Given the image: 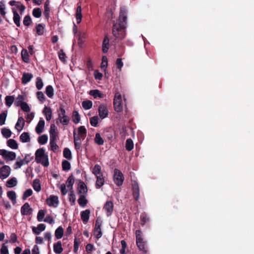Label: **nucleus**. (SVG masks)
Here are the masks:
<instances>
[{"mask_svg": "<svg viewBox=\"0 0 254 254\" xmlns=\"http://www.w3.org/2000/svg\"><path fill=\"white\" fill-rule=\"evenodd\" d=\"M126 26L122 23H114L112 27L113 35L117 38L122 40L126 36Z\"/></svg>", "mask_w": 254, "mask_h": 254, "instance_id": "nucleus-1", "label": "nucleus"}, {"mask_svg": "<svg viewBox=\"0 0 254 254\" xmlns=\"http://www.w3.org/2000/svg\"><path fill=\"white\" fill-rule=\"evenodd\" d=\"M45 149L40 148L37 149L35 152V161L37 163H41L44 167H47L49 165L48 156L45 153Z\"/></svg>", "mask_w": 254, "mask_h": 254, "instance_id": "nucleus-2", "label": "nucleus"}, {"mask_svg": "<svg viewBox=\"0 0 254 254\" xmlns=\"http://www.w3.org/2000/svg\"><path fill=\"white\" fill-rule=\"evenodd\" d=\"M136 243L139 250L143 253V254H148V250L147 244L142 238V232L141 230H137L135 232Z\"/></svg>", "mask_w": 254, "mask_h": 254, "instance_id": "nucleus-3", "label": "nucleus"}, {"mask_svg": "<svg viewBox=\"0 0 254 254\" xmlns=\"http://www.w3.org/2000/svg\"><path fill=\"white\" fill-rule=\"evenodd\" d=\"M58 113V119L63 125H67L70 121V118L65 115V110L63 105H61L57 110Z\"/></svg>", "mask_w": 254, "mask_h": 254, "instance_id": "nucleus-4", "label": "nucleus"}, {"mask_svg": "<svg viewBox=\"0 0 254 254\" xmlns=\"http://www.w3.org/2000/svg\"><path fill=\"white\" fill-rule=\"evenodd\" d=\"M124 180V177L122 172L117 169L114 170V182L118 186H121L123 185Z\"/></svg>", "mask_w": 254, "mask_h": 254, "instance_id": "nucleus-5", "label": "nucleus"}, {"mask_svg": "<svg viewBox=\"0 0 254 254\" xmlns=\"http://www.w3.org/2000/svg\"><path fill=\"white\" fill-rule=\"evenodd\" d=\"M122 97L119 93H116L113 101L114 109L117 112H121L123 111V107L121 104Z\"/></svg>", "mask_w": 254, "mask_h": 254, "instance_id": "nucleus-6", "label": "nucleus"}, {"mask_svg": "<svg viewBox=\"0 0 254 254\" xmlns=\"http://www.w3.org/2000/svg\"><path fill=\"white\" fill-rule=\"evenodd\" d=\"M0 155L6 160L12 161L16 158L15 152L8 151L5 149H0Z\"/></svg>", "mask_w": 254, "mask_h": 254, "instance_id": "nucleus-7", "label": "nucleus"}, {"mask_svg": "<svg viewBox=\"0 0 254 254\" xmlns=\"http://www.w3.org/2000/svg\"><path fill=\"white\" fill-rule=\"evenodd\" d=\"M99 116L100 118L103 119L108 117L109 111L106 104H101L98 108Z\"/></svg>", "mask_w": 254, "mask_h": 254, "instance_id": "nucleus-8", "label": "nucleus"}, {"mask_svg": "<svg viewBox=\"0 0 254 254\" xmlns=\"http://www.w3.org/2000/svg\"><path fill=\"white\" fill-rule=\"evenodd\" d=\"M10 168L9 166L4 165L0 169V178L2 180L7 178L10 174Z\"/></svg>", "mask_w": 254, "mask_h": 254, "instance_id": "nucleus-9", "label": "nucleus"}, {"mask_svg": "<svg viewBox=\"0 0 254 254\" xmlns=\"http://www.w3.org/2000/svg\"><path fill=\"white\" fill-rule=\"evenodd\" d=\"M46 203L49 206L57 207L59 204V198L57 196L51 195L46 199Z\"/></svg>", "mask_w": 254, "mask_h": 254, "instance_id": "nucleus-10", "label": "nucleus"}, {"mask_svg": "<svg viewBox=\"0 0 254 254\" xmlns=\"http://www.w3.org/2000/svg\"><path fill=\"white\" fill-rule=\"evenodd\" d=\"M127 12L125 8L121 7L120 9V15L119 17V22L118 23H122L125 24H127Z\"/></svg>", "mask_w": 254, "mask_h": 254, "instance_id": "nucleus-11", "label": "nucleus"}, {"mask_svg": "<svg viewBox=\"0 0 254 254\" xmlns=\"http://www.w3.org/2000/svg\"><path fill=\"white\" fill-rule=\"evenodd\" d=\"M103 208L106 212L107 216H111L114 210V204L113 202L112 201H107L104 205Z\"/></svg>", "mask_w": 254, "mask_h": 254, "instance_id": "nucleus-12", "label": "nucleus"}, {"mask_svg": "<svg viewBox=\"0 0 254 254\" xmlns=\"http://www.w3.org/2000/svg\"><path fill=\"white\" fill-rule=\"evenodd\" d=\"M132 194L134 199L138 201L139 198V188L138 183L134 181L132 185Z\"/></svg>", "mask_w": 254, "mask_h": 254, "instance_id": "nucleus-13", "label": "nucleus"}, {"mask_svg": "<svg viewBox=\"0 0 254 254\" xmlns=\"http://www.w3.org/2000/svg\"><path fill=\"white\" fill-rule=\"evenodd\" d=\"M32 211V208L27 202L25 203L21 208V213L22 215H28L31 214Z\"/></svg>", "mask_w": 254, "mask_h": 254, "instance_id": "nucleus-14", "label": "nucleus"}, {"mask_svg": "<svg viewBox=\"0 0 254 254\" xmlns=\"http://www.w3.org/2000/svg\"><path fill=\"white\" fill-rule=\"evenodd\" d=\"M81 137L79 136L76 135V131L74 130L73 131V141L75 149L76 151H78L81 147Z\"/></svg>", "mask_w": 254, "mask_h": 254, "instance_id": "nucleus-15", "label": "nucleus"}, {"mask_svg": "<svg viewBox=\"0 0 254 254\" xmlns=\"http://www.w3.org/2000/svg\"><path fill=\"white\" fill-rule=\"evenodd\" d=\"M45 123L44 120L42 118H41L35 128V131L37 134H40L43 132L45 127Z\"/></svg>", "mask_w": 254, "mask_h": 254, "instance_id": "nucleus-16", "label": "nucleus"}, {"mask_svg": "<svg viewBox=\"0 0 254 254\" xmlns=\"http://www.w3.org/2000/svg\"><path fill=\"white\" fill-rule=\"evenodd\" d=\"M78 193L80 195H85L87 192V188L83 182H80L78 187Z\"/></svg>", "mask_w": 254, "mask_h": 254, "instance_id": "nucleus-17", "label": "nucleus"}, {"mask_svg": "<svg viewBox=\"0 0 254 254\" xmlns=\"http://www.w3.org/2000/svg\"><path fill=\"white\" fill-rule=\"evenodd\" d=\"M32 231L36 235H39L40 233L44 231L46 229V226L44 224H39L37 227H33Z\"/></svg>", "mask_w": 254, "mask_h": 254, "instance_id": "nucleus-18", "label": "nucleus"}, {"mask_svg": "<svg viewBox=\"0 0 254 254\" xmlns=\"http://www.w3.org/2000/svg\"><path fill=\"white\" fill-rule=\"evenodd\" d=\"M43 113L45 115L47 121H49L51 119L52 111L50 107H45L43 109Z\"/></svg>", "mask_w": 254, "mask_h": 254, "instance_id": "nucleus-19", "label": "nucleus"}, {"mask_svg": "<svg viewBox=\"0 0 254 254\" xmlns=\"http://www.w3.org/2000/svg\"><path fill=\"white\" fill-rule=\"evenodd\" d=\"M90 211L89 209H86L81 212V218L84 223H87L89 219Z\"/></svg>", "mask_w": 254, "mask_h": 254, "instance_id": "nucleus-20", "label": "nucleus"}, {"mask_svg": "<svg viewBox=\"0 0 254 254\" xmlns=\"http://www.w3.org/2000/svg\"><path fill=\"white\" fill-rule=\"evenodd\" d=\"M96 188H100L104 185L105 179L103 175L96 176Z\"/></svg>", "mask_w": 254, "mask_h": 254, "instance_id": "nucleus-21", "label": "nucleus"}, {"mask_svg": "<svg viewBox=\"0 0 254 254\" xmlns=\"http://www.w3.org/2000/svg\"><path fill=\"white\" fill-rule=\"evenodd\" d=\"M13 13V21L17 27L20 26V16L14 8H12Z\"/></svg>", "mask_w": 254, "mask_h": 254, "instance_id": "nucleus-22", "label": "nucleus"}, {"mask_svg": "<svg viewBox=\"0 0 254 254\" xmlns=\"http://www.w3.org/2000/svg\"><path fill=\"white\" fill-rule=\"evenodd\" d=\"M33 78V75L31 73L24 72L22 77V83L25 84L29 82Z\"/></svg>", "mask_w": 254, "mask_h": 254, "instance_id": "nucleus-23", "label": "nucleus"}, {"mask_svg": "<svg viewBox=\"0 0 254 254\" xmlns=\"http://www.w3.org/2000/svg\"><path fill=\"white\" fill-rule=\"evenodd\" d=\"M25 125V121L22 117H19L15 125V128L18 130H21Z\"/></svg>", "mask_w": 254, "mask_h": 254, "instance_id": "nucleus-24", "label": "nucleus"}, {"mask_svg": "<svg viewBox=\"0 0 254 254\" xmlns=\"http://www.w3.org/2000/svg\"><path fill=\"white\" fill-rule=\"evenodd\" d=\"M53 249L54 252L57 254H60L63 251L62 248V243L61 241H59L56 243H55L53 246Z\"/></svg>", "mask_w": 254, "mask_h": 254, "instance_id": "nucleus-25", "label": "nucleus"}, {"mask_svg": "<svg viewBox=\"0 0 254 254\" xmlns=\"http://www.w3.org/2000/svg\"><path fill=\"white\" fill-rule=\"evenodd\" d=\"M50 1L49 0H47L44 3V14L46 19H48L50 17Z\"/></svg>", "mask_w": 254, "mask_h": 254, "instance_id": "nucleus-26", "label": "nucleus"}, {"mask_svg": "<svg viewBox=\"0 0 254 254\" xmlns=\"http://www.w3.org/2000/svg\"><path fill=\"white\" fill-rule=\"evenodd\" d=\"M21 56L22 61L26 63H28L29 62V54L26 49H23L21 52Z\"/></svg>", "mask_w": 254, "mask_h": 254, "instance_id": "nucleus-27", "label": "nucleus"}, {"mask_svg": "<svg viewBox=\"0 0 254 254\" xmlns=\"http://www.w3.org/2000/svg\"><path fill=\"white\" fill-rule=\"evenodd\" d=\"M89 94L92 96L94 98H97L98 97L100 98H103V94L97 89L90 90Z\"/></svg>", "mask_w": 254, "mask_h": 254, "instance_id": "nucleus-28", "label": "nucleus"}, {"mask_svg": "<svg viewBox=\"0 0 254 254\" xmlns=\"http://www.w3.org/2000/svg\"><path fill=\"white\" fill-rule=\"evenodd\" d=\"M78 203L79 205L82 207H84L88 203V200L86 198L85 195H80L79 198L78 199Z\"/></svg>", "mask_w": 254, "mask_h": 254, "instance_id": "nucleus-29", "label": "nucleus"}, {"mask_svg": "<svg viewBox=\"0 0 254 254\" xmlns=\"http://www.w3.org/2000/svg\"><path fill=\"white\" fill-rule=\"evenodd\" d=\"M32 187L34 190L37 191L39 192L41 190L40 181L38 179H36L34 180L33 182Z\"/></svg>", "mask_w": 254, "mask_h": 254, "instance_id": "nucleus-30", "label": "nucleus"}, {"mask_svg": "<svg viewBox=\"0 0 254 254\" xmlns=\"http://www.w3.org/2000/svg\"><path fill=\"white\" fill-rule=\"evenodd\" d=\"M45 93L50 98H53L54 95V90L52 85H48L46 88Z\"/></svg>", "mask_w": 254, "mask_h": 254, "instance_id": "nucleus-31", "label": "nucleus"}, {"mask_svg": "<svg viewBox=\"0 0 254 254\" xmlns=\"http://www.w3.org/2000/svg\"><path fill=\"white\" fill-rule=\"evenodd\" d=\"M45 26L43 24H38L36 25V34L41 36L44 33Z\"/></svg>", "mask_w": 254, "mask_h": 254, "instance_id": "nucleus-32", "label": "nucleus"}, {"mask_svg": "<svg viewBox=\"0 0 254 254\" xmlns=\"http://www.w3.org/2000/svg\"><path fill=\"white\" fill-rule=\"evenodd\" d=\"M20 140L22 142H28L30 141V137L28 132H24L20 136Z\"/></svg>", "mask_w": 254, "mask_h": 254, "instance_id": "nucleus-33", "label": "nucleus"}, {"mask_svg": "<svg viewBox=\"0 0 254 254\" xmlns=\"http://www.w3.org/2000/svg\"><path fill=\"white\" fill-rule=\"evenodd\" d=\"M81 7L79 5L77 6L76 11V18L77 21V23L79 24L81 22L82 19V13H81Z\"/></svg>", "mask_w": 254, "mask_h": 254, "instance_id": "nucleus-34", "label": "nucleus"}, {"mask_svg": "<svg viewBox=\"0 0 254 254\" xmlns=\"http://www.w3.org/2000/svg\"><path fill=\"white\" fill-rule=\"evenodd\" d=\"M78 133L80 135V137L84 139L86 135L87 130L84 126H80L78 128Z\"/></svg>", "mask_w": 254, "mask_h": 254, "instance_id": "nucleus-35", "label": "nucleus"}, {"mask_svg": "<svg viewBox=\"0 0 254 254\" xmlns=\"http://www.w3.org/2000/svg\"><path fill=\"white\" fill-rule=\"evenodd\" d=\"M64 235V229L61 227H59L55 231V235L57 239H60L62 238Z\"/></svg>", "mask_w": 254, "mask_h": 254, "instance_id": "nucleus-36", "label": "nucleus"}, {"mask_svg": "<svg viewBox=\"0 0 254 254\" xmlns=\"http://www.w3.org/2000/svg\"><path fill=\"white\" fill-rule=\"evenodd\" d=\"M8 197L12 201L13 204L16 202V193L13 190H9L7 192Z\"/></svg>", "mask_w": 254, "mask_h": 254, "instance_id": "nucleus-37", "label": "nucleus"}, {"mask_svg": "<svg viewBox=\"0 0 254 254\" xmlns=\"http://www.w3.org/2000/svg\"><path fill=\"white\" fill-rule=\"evenodd\" d=\"M7 146L10 148L16 149L18 148V144L16 141L13 139H10L7 141Z\"/></svg>", "mask_w": 254, "mask_h": 254, "instance_id": "nucleus-38", "label": "nucleus"}, {"mask_svg": "<svg viewBox=\"0 0 254 254\" xmlns=\"http://www.w3.org/2000/svg\"><path fill=\"white\" fill-rule=\"evenodd\" d=\"M92 173L95 176H98L102 175L101 172V167L98 164H96L93 169Z\"/></svg>", "mask_w": 254, "mask_h": 254, "instance_id": "nucleus-39", "label": "nucleus"}, {"mask_svg": "<svg viewBox=\"0 0 254 254\" xmlns=\"http://www.w3.org/2000/svg\"><path fill=\"white\" fill-rule=\"evenodd\" d=\"M17 183L16 179L15 177H13L7 181L6 186L7 187L12 188L16 186Z\"/></svg>", "mask_w": 254, "mask_h": 254, "instance_id": "nucleus-40", "label": "nucleus"}, {"mask_svg": "<svg viewBox=\"0 0 254 254\" xmlns=\"http://www.w3.org/2000/svg\"><path fill=\"white\" fill-rule=\"evenodd\" d=\"M95 142L99 145H101L104 144V140L101 136L99 133H96L94 138Z\"/></svg>", "mask_w": 254, "mask_h": 254, "instance_id": "nucleus-41", "label": "nucleus"}, {"mask_svg": "<svg viewBox=\"0 0 254 254\" xmlns=\"http://www.w3.org/2000/svg\"><path fill=\"white\" fill-rule=\"evenodd\" d=\"M47 211L46 210L40 209L39 210L37 214V220L39 222H42L44 220V217Z\"/></svg>", "mask_w": 254, "mask_h": 254, "instance_id": "nucleus-42", "label": "nucleus"}, {"mask_svg": "<svg viewBox=\"0 0 254 254\" xmlns=\"http://www.w3.org/2000/svg\"><path fill=\"white\" fill-rule=\"evenodd\" d=\"M80 121V117L76 111H74L72 113V121L75 124H78Z\"/></svg>", "mask_w": 254, "mask_h": 254, "instance_id": "nucleus-43", "label": "nucleus"}, {"mask_svg": "<svg viewBox=\"0 0 254 254\" xmlns=\"http://www.w3.org/2000/svg\"><path fill=\"white\" fill-rule=\"evenodd\" d=\"M133 148V143L131 139L128 138L126 142V149L127 151H131Z\"/></svg>", "mask_w": 254, "mask_h": 254, "instance_id": "nucleus-44", "label": "nucleus"}, {"mask_svg": "<svg viewBox=\"0 0 254 254\" xmlns=\"http://www.w3.org/2000/svg\"><path fill=\"white\" fill-rule=\"evenodd\" d=\"M1 132L2 135L6 138L10 137L12 133L9 129L5 127L2 128Z\"/></svg>", "mask_w": 254, "mask_h": 254, "instance_id": "nucleus-45", "label": "nucleus"}, {"mask_svg": "<svg viewBox=\"0 0 254 254\" xmlns=\"http://www.w3.org/2000/svg\"><path fill=\"white\" fill-rule=\"evenodd\" d=\"M48 139V135L46 134H43L38 137V141L39 144L43 145L47 142Z\"/></svg>", "mask_w": 254, "mask_h": 254, "instance_id": "nucleus-46", "label": "nucleus"}, {"mask_svg": "<svg viewBox=\"0 0 254 254\" xmlns=\"http://www.w3.org/2000/svg\"><path fill=\"white\" fill-rule=\"evenodd\" d=\"M5 104L6 105L10 107L14 100V97L13 96H6L5 98Z\"/></svg>", "mask_w": 254, "mask_h": 254, "instance_id": "nucleus-47", "label": "nucleus"}, {"mask_svg": "<svg viewBox=\"0 0 254 254\" xmlns=\"http://www.w3.org/2000/svg\"><path fill=\"white\" fill-rule=\"evenodd\" d=\"M82 106L85 110H89L92 107V102L90 100L83 101L82 102Z\"/></svg>", "mask_w": 254, "mask_h": 254, "instance_id": "nucleus-48", "label": "nucleus"}, {"mask_svg": "<svg viewBox=\"0 0 254 254\" xmlns=\"http://www.w3.org/2000/svg\"><path fill=\"white\" fill-rule=\"evenodd\" d=\"M74 183V177L72 175H71L67 179L66 181V185L68 188L72 187Z\"/></svg>", "mask_w": 254, "mask_h": 254, "instance_id": "nucleus-49", "label": "nucleus"}, {"mask_svg": "<svg viewBox=\"0 0 254 254\" xmlns=\"http://www.w3.org/2000/svg\"><path fill=\"white\" fill-rule=\"evenodd\" d=\"M99 118L97 116L90 118V123L92 127H96L98 126Z\"/></svg>", "mask_w": 254, "mask_h": 254, "instance_id": "nucleus-50", "label": "nucleus"}, {"mask_svg": "<svg viewBox=\"0 0 254 254\" xmlns=\"http://www.w3.org/2000/svg\"><path fill=\"white\" fill-rule=\"evenodd\" d=\"M64 157L68 160L71 159V153L69 149L68 148H65L63 151Z\"/></svg>", "mask_w": 254, "mask_h": 254, "instance_id": "nucleus-51", "label": "nucleus"}, {"mask_svg": "<svg viewBox=\"0 0 254 254\" xmlns=\"http://www.w3.org/2000/svg\"><path fill=\"white\" fill-rule=\"evenodd\" d=\"M149 220V218L145 213H143L140 215L141 225L142 226L145 225V224L147 222H148Z\"/></svg>", "mask_w": 254, "mask_h": 254, "instance_id": "nucleus-52", "label": "nucleus"}, {"mask_svg": "<svg viewBox=\"0 0 254 254\" xmlns=\"http://www.w3.org/2000/svg\"><path fill=\"white\" fill-rule=\"evenodd\" d=\"M62 169L64 171H68L70 169L71 165L70 163L67 160H64L62 162Z\"/></svg>", "mask_w": 254, "mask_h": 254, "instance_id": "nucleus-53", "label": "nucleus"}, {"mask_svg": "<svg viewBox=\"0 0 254 254\" xmlns=\"http://www.w3.org/2000/svg\"><path fill=\"white\" fill-rule=\"evenodd\" d=\"M43 86L44 84L42 79L40 77H37L36 81V87L37 89L38 90H41L43 88Z\"/></svg>", "mask_w": 254, "mask_h": 254, "instance_id": "nucleus-54", "label": "nucleus"}, {"mask_svg": "<svg viewBox=\"0 0 254 254\" xmlns=\"http://www.w3.org/2000/svg\"><path fill=\"white\" fill-rule=\"evenodd\" d=\"M23 24L26 26H30L32 23L31 18L29 15H26L23 21Z\"/></svg>", "mask_w": 254, "mask_h": 254, "instance_id": "nucleus-55", "label": "nucleus"}, {"mask_svg": "<svg viewBox=\"0 0 254 254\" xmlns=\"http://www.w3.org/2000/svg\"><path fill=\"white\" fill-rule=\"evenodd\" d=\"M32 14L36 18H40L42 15V11L40 8H35L32 11Z\"/></svg>", "mask_w": 254, "mask_h": 254, "instance_id": "nucleus-56", "label": "nucleus"}, {"mask_svg": "<svg viewBox=\"0 0 254 254\" xmlns=\"http://www.w3.org/2000/svg\"><path fill=\"white\" fill-rule=\"evenodd\" d=\"M24 100L23 96L21 95H19L17 97L16 101L14 103V104L16 106H20L23 102V101Z\"/></svg>", "mask_w": 254, "mask_h": 254, "instance_id": "nucleus-57", "label": "nucleus"}, {"mask_svg": "<svg viewBox=\"0 0 254 254\" xmlns=\"http://www.w3.org/2000/svg\"><path fill=\"white\" fill-rule=\"evenodd\" d=\"M80 243V242L79 241V239H77L76 237H75L74 240V246H73L74 253H77Z\"/></svg>", "mask_w": 254, "mask_h": 254, "instance_id": "nucleus-58", "label": "nucleus"}, {"mask_svg": "<svg viewBox=\"0 0 254 254\" xmlns=\"http://www.w3.org/2000/svg\"><path fill=\"white\" fill-rule=\"evenodd\" d=\"M36 95L37 98L41 103H43L45 101L46 98L44 93L42 92L38 91L36 93Z\"/></svg>", "mask_w": 254, "mask_h": 254, "instance_id": "nucleus-59", "label": "nucleus"}, {"mask_svg": "<svg viewBox=\"0 0 254 254\" xmlns=\"http://www.w3.org/2000/svg\"><path fill=\"white\" fill-rule=\"evenodd\" d=\"M33 191L32 190L30 189L26 190L23 195H22V199L23 200H25L29 196H31L32 194Z\"/></svg>", "mask_w": 254, "mask_h": 254, "instance_id": "nucleus-60", "label": "nucleus"}, {"mask_svg": "<svg viewBox=\"0 0 254 254\" xmlns=\"http://www.w3.org/2000/svg\"><path fill=\"white\" fill-rule=\"evenodd\" d=\"M0 14L3 17L5 15V5L3 0L0 1Z\"/></svg>", "mask_w": 254, "mask_h": 254, "instance_id": "nucleus-61", "label": "nucleus"}, {"mask_svg": "<svg viewBox=\"0 0 254 254\" xmlns=\"http://www.w3.org/2000/svg\"><path fill=\"white\" fill-rule=\"evenodd\" d=\"M94 235L95 237L97 239H99V238H100L102 235L101 228H99V229L94 228Z\"/></svg>", "mask_w": 254, "mask_h": 254, "instance_id": "nucleus-62", "label": "nucleus"}, {"mask_svg": "<svg viewBox=\"0 0 254 254\" xmlns=\"http://www.w3.org/2000/svg\"><path fill=\"white\" fill-rule=\"evenodd\" d=\"M6 116L7 113L5 112L1 113L0 114V126H2L5 124Z\"/></svg>", "mask_w": 254, "mask_h": 254, "instance_id": "nucleus-63", "label": "nucleus"}, {"mask_svg": "<svg viewBox=\"0 0 254 254\" xmlns=\"http://www.w3.org/2000/svg\"><path fill=\"white\" fill-rule=\"evenodd\" d=\"M21 109L25 112H28L30 111V109L28 104L26 102H24L20 106Z\"/></svg>", "mask_w": 254, "mask_h": 254, "instance_id": "nucleus-64", "label": "nucleus"}]
</instances>
